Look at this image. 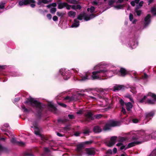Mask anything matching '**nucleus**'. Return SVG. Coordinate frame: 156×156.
Wrapping results in <instances>:
<instances>
[{"label": "nucleus", "instance_id": "1", "mask_svg": "<svg viewBox=\"0 0 156 156\" xmlns=\"http://www.w3.org/2000/svg\"><path fill=\"white\" fill-rule=\"evenodd\" d=\"M111 66L103 62H101L94 66V69L95 70L99 69V70L94 71L92 73V75L89 76L90 73L88 72L85 73V75L81 77L82 80H85L87 79L100 80L104 79L102 77H110L114 75L117 74L119 72V74L122 76L125 75L127 72L123 68H121L119 71L117 70L114 72L112 69H110Z\"/></svg>", "mask_w": 156, "mask_h": 156}, {"label": "nucleus", "instance_id": "2", "mask_svg": "<svg viewBox=\"0 0 156 156\" xmlns=\"http://www.w3.org/2000/svg\"><path fill=\"white\" fill-rule=\"evenodd\" d=\"M156 101V95L150 92L139 100L140 103H145L150 104H154Z\"/></svg>", "mask_w": 156, "mask_h": 156}, {"label": "nucleus", "instance_id": "3", "mask_svg": "<svg viewBox=\"0 0 156 156\" xmlns=\"http://www.w3.org/2000/svg\"><path fill=\"white\" fill-rule=\"evenodd\" d=\"M25 103H29L30 105L39 110V112L41 110V106L40 103L36 101L35 99L30 98L29 101H26Z\"/></svg>", "mask_w": 156, "mask_h": 156}, {"label": "nucleus", "instance_id": "4", "mask_svg": "<svg viewBox=\"0 0 156 156\" xmlns=\"http://www.w3.org/2000/svg\"><path fill=\"white\" fill-rule=\"evenodd\" d=\"M121 122L119 121L111 120L106 124L104 128V129L107 130L110 129L111 127L119 126Z\"/></svg>", "mask_w": 156, "mask_h": 156}, {"label": "nucleus", "instance_id": "5", "mask_svg": "<svg viewBox=\"0 0 156 156\" xmlns=\"http://www.w3.org/2000/svg\"><path fill=\"white\" fill-rule=\"evenodd\" d=\"M95 16L93 14H91L89 16L87 15L85 13H83L80 14L77 17L78 19L81 20L83 19L86 21H87L90 20L94 18Z\"/></svg>", "mask_w": 156, "mask_h": 156}, {"label": "nucleus", "instance_id": "6", "mask_svg": "<svg viewBox=\"0 0 156 156\" xmlns=\"http://www.w3.org/2000/svg\"><path fill=\"white\" fill-rule=\"evenodd\" d=\"M59 72L63 76L64 80H66L69 78L70 73L69 70L63 68L59 70Z\"/></svg>", "mask_w": 156, "mask_h": 156}, {"label": "nucleus", "instance_id": "7", "mask_svg": "<svg viewBox=\"0 0 156 156\" xmlns=\"http://www.w3.org/2000/svg\"><path fill=\"white\" fill-rule=\"evenodd\" d=\"M128 45L130 48L133 49L134 48L137 46L138 42L134 39H131L129 42Z\"/></svg>", "mask_w": 156, "mask_h": 156}, {"label": "nucleus", "instance_id": "8", "mask_svg": "<svg viewBox=\"0 0 156 156\" xmlns=\"http://www.w3.org/2000/svg\"><path fill=\"white\" fill-rule=\"evenodd\" d=\"M126 139L125 137H121L119 141V142L116 144V146L120 147V150H123L125 148V146L123 145L122 142L126 140Z\"/></svg>", "mask_w": 156, "mask_h": 156}, {"label": "nucleus", "instance_id": "9", "mask_svg": "<svg viewBox=\"0 0 156 156\" xmlns=\"http://www.w3.org/2000/svg\"><path fill=\"white\" fill-rule=\"evenodd\" d=\"M117 137L113 136L111 137L110 141L107 144V145L109 147L112 146L116 142Z\"/></svg>", "mask_w": 156, "mask_h": 156}, {"label": "nucleus", "instance_id": "10", "mask_svg": "<svg viewBox=\"0 0 156 156\" xmlns=\"http://www.w3.org/2000/svg\"><path fill=\"white\" fill-rule=\"evenodd\" d=\"M83 145L80 144L77 145L76 151L80 154V155L83 154Z\"/></svg>", "mask_w": 156, "mask_h": 156}, {"label": "nucleus", "instance_id": "11", "mask_svg": "<svg viewBox=\"0 0 156 156\" xmlns=\"http://www.w3.org/2000/svg\"><path fill=\"white\" fill-rule=\"evenodd\" d=\"M31 1H32L31 0H20L18 2L19 5L21 7L27 5L28 4L29 2Z\"/></svg>", "mask_w": 156, "mask_h": 156}, {"label": "nucleus", "instance_id": "12", "mask_svg": "<svg viewBox=\"0 0 156 156\" xmlns=\"http://www.w3.org/2000/svg\"><path fill=\"white\" fill-rule=\"evenodd\" d=\"M151 17V15L149 14H148L145 17L144 21V23L145 24V27L147 26L150 23Z\"/></svg>", "mask_w": 156, "mask_h": 156}, {"label": "nucleus", "instance_id": "13", "mask_svg": "<svg viewBox=\"0 0 156 156\" xmlns=\"http://www.w3.org/2000/svg\"><path fill=\"white\" fill-rule=\"evenodd\" d=\"M87 154L89 155H93L95 154V151L93 148H86L85 150Z\"/></svg>", "mask_w": 156, "mask_h": 156}, {"label": "nucleus", "instance_id": "14", "mask_svg": "<svg viewBox=\"0 0 156 156\" xmlns=\"http://www.w3.org/2000/svg\"><path fill=\"white\" fill-rule=\"evenodd\" d=\"M142 141H134V142H131L128 144L126 148H129L133 147L136 145L140 144L142 143Z\"/></svg>", "mask_w": 156, "mask_h": 156}, {"label": "nucleus", "instance_id": "15", "mask_svg": "<svg viewBox=\"0 0 156 156\" xmlns=\"http://www.w3.org/2000/svg\"><path fill=\"white\" fill-rule=\"evenodd\" d=\"M11 142L13 144H16L19 146H23L24 144L23 142L21 141L18 142L16 140L15 138H12L11 140Z\"/></svg>", "mask_w": 156, "mask_h": 156}, {"label": "nucleus", "instance_id": "16", "mask_svg": "<svg viewBox=\"0 0 156 156\" xmlns=\"http://www.w3.org/2000/svg\"><path fill=\"white\" fill-rule=\"evenodd\" d=\"M49 109L52 112H54L56 110V108L54 105L53 103L52 102H50L48 104Z\"/></svg>", "mask_w": 156, "mask_h": 156}, {"label": "nucleus", "instance_id": "17", "mask_svg": "<svg viewBox=\"0 0 156 156\" xmlns=\"http://www.w3.org/2000/svg\"><path fill=\"white\" fill-rule=\"evenodd\" d=\"M9 129V125L7 123L5 124L1 128V129L3 131L7 132Z\"/></svg>", "mask_w": 156, "mask_h": 156}, {"label": "nucleus", "instance_id": "18", "mask_svg": "<svg viewBox=\"0 0 156 156\" xmlns=\"http://www.w3.org/2000/svg\"><path fill=\"white\" fill-rule=\"evenodd\" d=\"M86 116L89 120H92L94 118L92 113L90 112H88L86 115Z\"/></svg>", "mask_w": 156, "mask_h": 156}, {"label": "nucleus", "instance_id": "19", "mask_svg": "<svg viewBox=\"0 0 156 156\" xmlns=\"http://www.w3.org/2000/svg\"><path fill=\"white\" fill-rule=\"evenodd\" d=\"M76 12L73 11H70L68 13V15L70 17L74 18L76 15Z\"/></svg>", "mask_w": 156, "mask_h": 156}, {"label": "nucleus", "instance_id": "20", "mask_svg": "<svg viewBox=\"0 0 156 156\" xmlns=\"http://www.w3.org/2000/svg\"><path fill=\"white\" fill-rule=\"evenodd\" d=\"M123 86L121 85H116L113 87V91H115L116 90H119L122 89Z\"/></svg>", "mask_w": 156, "mask_h": 156}, {"label": "nucleus", "instance_id": "21", "mask_svg": "<svg viewBox=\"0 0 156 156\" xmlns=\"http://www.w3.org/2000/svg\"><path fill=\"white\" fill-rule=\"evenodd\" d=\"M126 109L127 111H129L133 107V105L130 102H128L126 103Z\"/></svg>", "mask_w": 156, "mask_h": 156}, {"label": "nucleus", "instance_id": "22", "mask_svg": "<svg viewBox=\"0 0 156 156\" xmlns=\"http://www.w3.org/2000/svg\"><path fill=\"white\" fill-rule=\"evenodd\" d=\"M74 22V23L71 25V27H78L79 25V21H77L76 19H75Z\"/></svg>", "mask_w": 156, "mask_h": 156}, {"label": "nucleus", "instance_id": "23", "mask_svg": "<svg viewBox=\"0 0 156 156\" xmlns=\"http://www.w3.org/2000/svg\"><path fill=\"white\" fill-rule=\"evenodd\" d=\"M93 130L94 132L98 133L100 132L101 131V129L99 126H97L94 127Z\"/></svg>", "mask_w": 156, "mask_h": 156}, {"label": "nucleus", "instance_id": "24", "mask_svg": "<svg viewBox=\"0 0 156 156\" xmlns=\"http://www.w3.org/2000/svg\"><path fill=\"white\" fill-rule=\"evenodd\" d=\"M72 8L76 10V9H80L81 8V6L79 5H72Z\"/></svg>", "mask_w": 156, "mask_h": 156}, {"label": "nucleus", "instance_id": "25", "mask_svg": "<svg viewBox=\"0 0 156 156\" xmlns=\"http://www.w3.org/2000/svg\"><path fill=\"white\" fill-rule=\"evenodd\" d=\"M65 5H66V2H60L58 5V8L61 9L65 7Z\"/></svg>", "mask_w": 156, "mask_h": 156}, {"label": "nucleus", "instance_id": "26", "mask_svg": "<svg viewBox=\"0 0 156 156\" xmlns=\"http://www.w3.org/2000/svg\"><path fill=\"white\" fill-rule=\"evenodd\" d=\"M48 3V1L47 0H38L37 4L40 5L42 3L47 4Z\"/></svg>", "mask_w": 156, "mask_h": 156}, {"label": "nucleus", "instance_id": "27", "mask_svg": "<svg viewBox=\"0 0 156 156\" xmlns=\"http://www.w3.org/2000/svg\"><path fill=\"white\" fill-rule=\"evenodd\" d=\"M114 8L116 9H123L124 7V5H118L114 6Z\"/></svg>", "mask_w": 156, "mask_h": 156}, {"label": "nucleus", "instance_id": "28", "mask_svg": "<svg viewBox=\"0 0 156 156\" xmlns=\"http://www.w3.org/2000/svg\"><path fill=\"white\" fill-rule=\"evenodd\" d=\"M35 134L36 135H39V137L42 140L44 141L45 140V139L44 136L43 135L40 134L39 133L37 132H35Z\"/></svg>", "mask_w": 156, "mask_h": 156}, {"label": "nucleus", "instance_id": "29", "mask_svg": "<svg viewBox=\"0 0 156 156\" xmlns=\"http://www.w3.org/2000/svg\"><path fill=\"white\" fill-rule=\"evenodd\" d=\"M56 14L58 16L62 17L65 15V13L63 12H57L56 13Z\"/></svg>", "mask_w": 156, "mask_h": 156}, {"label": "nucleus", "instance_id": "30", "mask_svg": "<svg viewBox=\"0 0 156 156\" xmlns=\"http://www.w3.org/2000/svg\"><path fill=\"white\" fill-rule=\"evenodd\" d=\"M7 149L6 148L3 147L0 144V151H7Z\"/></svg>", "mask_w": 156, "mask_h": 156}, {"label": "nucleus", "instance_id": "31", "mask_svg": "<svg viewBox=\"0 0 156 156\" xmlns=\"http://www.w3.org/2000/svg\"><path fill=\"white\" fill-rule=\"evenodd\" d=\"M95 10V8L94 6H91L90 8H88L87 11L88 12L90 11V12L92 13L94 12Z\"/></svg>", "mask_w": 156, "mask_h": 156}, {"label": "nucleus", "instance_id": "32", "mask_svg": "<svg viewBox=\"0 0 156 156\" xmlns=\"http://www.w3.org/2000/svg\"><path fill=\"white\" fill-rule=\"evenodd\" d=\"M154 115V113L153 112H151L150 113L146 115V116L147 119L148 118L152 117Z\"/></svg>", "mask_w": 156, "mask_h": 156}, {"label": "nucleus", "instance_id": "33", "mask_svg": "<svg viewBox=\"0 0 156 156\" xmlns=\"http://www.w3.org/2000/svg\"><path fill=\"white\" fill-rule=\"evenodd\" d=\"M21 108L24 112H28L30 111V110L26 108L24 105L22 106Z\"/></svg>", "mask_w": 156, "mask_h": 156}, {"label": "nucleus", "instance_id": "34", "mask_svg": "<svg viewBox=\"0 0 156 156\" xmlns=\"http://www.w3.org/2000/svg\"><path fill=\"white\" fill-rule=\"evenodd\" d=\"M151 12L153 14L156 15V8L154 7L152 8L151 9Z\"/></svg>", "mask_w": 156, "mask_h": 156}, {"label": "nucleus", "instance_id": "35", "mask_svg": "<svg viewBox=\"0 0 156 156\" xmlns=\"http://www.w3.org/2000/svg\"><path fill=\"white\" fill-rule=\"evenodd\" d=\"M57 4L56 3H53L51 4H50V5H47V7L48 8H49L51 7V6H52L54 7H56V6Z\"/></svg>", "mask_w": 156, "mask_h": 156}, {"label": "nucleus", "instance_id": "36", "mask_svg": "<svg viewBox=\"0 0 156 156\" xmlns=\"http://www.w3.org/2000/svg\"><path fill=\"white\" fill-rule=\"evenodd\" d=\"M56 11V8H51L50 9V12L52 14H54Z\"/></svg>", "mask_w": 156, "mask_h": 156}, {"label": "nucleus", "instance_id": "37", "mask_svg": "<svg viewBox=\"0 0 156 156\" xmlns=\"http://www.w3.org/2000/svg\"><path fill=\"white\" fill-rule=\"evenodd\" d=\"M5 3V2H2L0 3V9H2L4 8V5Z\"/></svg>", "mask_w": 156, "mask_h": 156}, {"label": "nucleus", "instance_id": "38", "mask_svg": "<svg viewBox=\"0 0 156 156\" xmlns=\"http://www.w3.org/2000/svg\"><path fill=\"white\" fill-rule=\"evenodd\" d=\"M30 123H31V124H32L34 126V127L35 128H36V126L37 125V122L35 121V122H30Z\"/></svg>", "mask_w": 156, "mask_h": 156}, {"label": "nucleus", "instance_id": "39", "mask_svg": "<svg viewBox=\"0 0 156 156\" xmlns=\"http://www.w3.org/2000/svg\"><path fill=\"white\" fill-rule=\"evenodd\" d=\"M69 2L70 3L73 4H76L77 3V2L76 0H69Z\"/></svg>", "mask_w": 156, "mask_h": 156}, {"label": "nucleus", "instance_id": "40", "mask_svg": "<svg viewBox=\"0 0 156 156\" xmlns=\"http://www.w3.org/2000/svg\"><path fill=\"white\" fill-rule=\"evenodd\" d=\"M135 12L136 13L137 15L138 16L140 15L141 13V11L140 10L137 9H136Z\"/></svg>", "mask_w": 156, "mask_h": 156}, {"label": "nucleus", "instance_id": "41", "mask_svg": "<svg viewBox=\"0 0 156 156\" xmlns=\"http://www.w3.org/2000/svg\"><path fill=\"white\" fill-rule=\"evenodd\" d=\"M72 5H70L66 3V5H65V7H66L67 9L69 10L71 8H72Z\"/></svg>", "mask_w": 156, "mask_h": 156}, {"label": "nucleus", "instance_id": "42", "mask_svg": "<svg viewBox=\"0 0 156 156\" xmlns=\"http://www.w3.org/2000/svg\"><path fill=\"white\" fill-rule=\"evenodd\" d=\"M130 91L133 93L135 94L136 92V89L134 87L131 88Z\"/></svg>", "mask_w": 156, "mask_h": 156}, {"label": "nucleus", "instance_id": "43", "mask_svg": "<svg viewBox=\"0 0 156 156\" xmlns=\"http://www.w3.org/2000/svg\"><path fill=\"white\" fill-rule=\"evenodd\" d=\"M90 133L89 130V129H87L84 131L83 133L84 134H89V133Z\"/></svg>", "mask_w": 156, "mask_h": 156}, {"label": "nucleus", "instance_id": "44", "mask_svg": "<svg viewBox=\"0 0 156 156\" xmlns=\"http://www.w3.org/2000/svg\"><path fill=\"white\" fill-rule=\"evenodd\" d=\"M102 115L101 114H99L96 115L94 116V117L96 119H99L101 118L102 117Z\"/></svg>", "mask_w": 156, "mask_h": 156}, {"label": "nucleus", "instance_id": "45", "mask_svg": "<svg viewBox=\"0 0 156 156\" xmlns=\"http://www.w3.org/2000/svg\"><path fill=\"white\" fill-rule=\"evenodd\" d=\"M133 18V15L131 14L130 13L129 15V20L131 21H132Z\"/></svg>", "mask_w": 156, "mask_h": 156}, {"label": "nucleus", "instance_id": "46", "mask_svg": "<svg viewBox=\"0 0 156 156\" xmlns=\"http://www.w3.org/2000/svg\"><path fill=\"white\" fill-rule=\"evenodd\" d=\"M70 127L69 126H67L64 128V130L66 131L69 130Z\"/></svg>", "mask_w": 156, "mask_h": 156}, {"label": "nucleus", "instance_id": "47", "mask_svg": "<svg viewBox=\"0 0 156 156\" xmlns=\"http://www.w3.org/2000/svg\"><path fill=\"white\" fill-rule=\"evenodd\" d=\"M112 154V151L111 149H109L107 152L106 154Z\"/></svg>", "mask_w": 156, "mask_h": 156}, {"label": "nucleus", "instance_id": "48", "mask_svg": "<svg viewBox=\"0 0 156 156\" xmlns=\"http://www.w3.org/2000/svg\"><path fill=\"white\" fill-rule=\"evenodd\" d=\"M133 122L134 123H137L138 122V120L137 119H133L132 120Z\"/></svg>", "mask_w": 156, "mask_h": 156}, {"label": "nucleus", "instance_id": "49", "mask_svg": "<svg viewBox=\"0 0 156 156\" xmlns=\"http://www.w3.org/2000/svg\"><path fill=\"white\" fill-rule=\"evenodd\" d=\"M53 20L54 21H56L58 20V18L56 16H54L53 17Z\"/></svg>", "mask_w": 156, "mask_h": 156}, {"label": "nucleus", "instance_id": "50", "mask_svg": "<svg viewBox=\"0 0 156 156\" xmlns=\"http://www.w3.org/2000/svg\"><path fill=\"white\" fill-rule=\"evenodd\" d=\"M47 17L48 18L49 20H51L52 18V16L50 14H48L47 15Z\"/></svg>", "mask_w": 156, "mask_h": 156}, {"label": "nucleus", "instance_id": "51", "mask_svg": "<svg viewBox=\"0 0 156 156\" xmlns=\"http://www.w3.org/2000/svg\"><path fill=\"white\" fill-rule=\"evenodd\" d=\"M119 102L120 104L122 106L124 105V102L123 100L122 99L120 100L119 101Z\"/></svg>", "mask_w": 156, "mask_h": 156}, {"label": "nucleus", "instance_id": "52", "mask_svg": "<svg viewBox=\"0 0 156 156\" xmlns=\"http://www.w3.org/2000/svg\"><path fill=\"white\" fill-rule=\"evenodd\" d=\"M58 104L64 107H66V105L62 103H58Z\"/></svg>", "mask_w": 156, "mask_h": 156}, {"label": "nucleus", "instance_id": "53", "mask_svg": "<svg viewBox=\"0 0 156 156\" xmlns=\"http://www.w3.org/2000/svg\"><path fill=\"white\" fill-rule=\"evenodd\" d=\"M121 111L124 114H125L126 113V109L125 108H124L123 107H122Z\"/></svg>", "mask_w": 156, "mask_h": 156}, {"label": "nucleus", "instance_id": "54", "mask_svg": "<svg viewBox=\"0 0 156 156\" xmlns=\"http://www.w3.org/2000/svg\"><path fill=\"white\" fill-rule=\"evenodd\" d=\"M68 117L70 119H73L74 118V116L73 115H69Z\"/></svg>", "mask_w": 156, "mask_h": 156}, {"label": "nucleus", "instance_id": "55", "mask_svg": "<svg viewBox=\"0 0 156 156\" xmlns=\"http://www.w3.org/2000/svg\"><path fill=\"white\" fill-rule=\"evenodd\" d=\"M80 134V133L79 132H77L75 133L74 135L75 136H79Z\"/></svg>", "mask_w": 156, "mask_h": 156}, {"label": "nucleus", "instance_id": "56", "mask_svg": "<svg viewBox=\"0 0 156 156\" xmlns=\"http://www.w3.org/2000/svg\"><path fill=\"white\" fill-rule=\"evenodd\" d=\"M136 4V3H135V2H134V1H132L131 2V5L133 6L135 5Z\"/></svg>", "mask_w": 156, "mask_h": 156}, {"label": "nucleus", "instance_id": "57", "mask_svg": "<svg viewBox=\"0 0 156 156\" xmlns=\"http://www.w3.org/2000/svg\"><path fill=\"white\" fill-rule=\"evenodd\" d=\"M147 77V75L145 73L144 74V76L142 77L144 79H146Z\"/></svg>", "mask_w": 156, "mask_h": 156}, {"label": "nucleus", "instance_id": "58", "mask_svg": "<svg viewBox=\"0 0 156 156\" xmlns=\"http://www.w3.org/2000/svg\"><path fill=\"white\" fill-rule=\"evenodd\" d=\"M117 151V149L116 148L114 147L113 149V152L114 153H115Z\"/></svg>", "mask_w": 156, "mask_h": 156}, {"label": "nucleus", "instance_id": "59", "mask_svg": "<svg viewBox=\"0 0 156 156\" xmlns=\"http://www.w3.org/2000/svg\"><path fill=\"white\" fill-rule=\"evenodd\" d=\"M44 150L46 152H48L49 151V148L47 147L44 148Z\"/></svg>", "mask_w": 156, "mask_h": 156}, {"label": "nucleus", "instance_id": "60", "mask_svg": "<svg viewBox=\"0 0 156 156\" xmlns=\"http://www.w3.org/2000/svg\"><path fill=\"white\" fill-rule=\"evenodd\" d=\"M65 100H69V101H70L71 100V98L69 97V96L66 97L65 98Z\"/></svg>", "mask_w": 156, "mask_h": 156}, {"label": "nucleus", "instance_id": "61", "mask_svg": "<svg viewBox=\"0 0 156 156\" xmlns=\"http://www.w3.org/2000/svg\"><path fill=\"white\" fill-rule=\"evenodd\" d=\"M114 2V1L113 0H111L109 2V5H111Z\"/></svg>", "mask_w": 156, "mask_h": 156}, {"label": "nucleus", "instance_id": "62", "mask_svg": "<svg viewBox=\"0 0 156 156\" xmlns=\"http://www.w3.org/2000/svg\"><path fill=\"white\" fill-rule=\"evenodd\" d=\"M92 143L90 141H86L84 142V144H91Z\"/></svg>", "mask_w": 156, "mask_h": 156}, {"label": "nucleus", "instance_id": "63", "mask_svg": "<svg viewBox=\"0 0 156 156\" xmlns=\"http://www.w3.org/2000/svg\"><path fill=\"white\" fill-rule=\"evenodd\" d=\"M92 3L94 5H97L98 4V2L96 1H94Z\"/></svg>", "mask_w": 156, "mask_h": 156}, {"label": "nucleus", "instance_id": "64", "mask_svg": "<svg viewBox=\"0 0 156 156\" xmlns=\"http://www.w3.org/2000/svg\"><path fill=\"white\" fill-rule=\"evenodd\" d=\"M143 3L144 2L143 1H141L139 3V5L140 7H141L142 6Z\"/></svg>", "mask_w": 156, "mask_h": 156}]
</instances>
